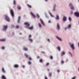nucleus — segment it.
Segmentation results:
<instances>
[{
    "label": "nucleus",
    "instance_id": "obj_25",
    "mask_svg": "<svg viewBox=\"0 0 79 79\" xmlns=\"http://www.w3.org/2000/svg\"><path fill=\"white\" fill-rule=\"evenodd\" d=\"M25 56L26 57V58H28V55L27 54H25Z\"/></svg>",
    "mask_w": 79,
    "mask_h": 79
},
{
    "label": "nucleus",
    "instance_id": "obj_61",
    "mask_svg": "<svg viewBox=\"0 0 79 79\" xmlns=\"http://www.w3.org/2000/svg\"><path fill=\"white\" fill-rule=\"evenodd\" d=\"M48 71H50V69H48Z\"/></svg>",
    "mask_w": 79,
    "mask_h": 79
},
{
    "label": "nucleus",
    "instance_id": "obj_38",
    "mask_svg": "<svg viewBox=\"0 0 79 79\" xmlns=\"http://www.w3.org/2000/svg\"><path fill=\"white\" fill-rule=\"evenodd\" d=\"M11 27L12 28H13V27H15V26L13 25H11Z\"/></svg>",
    "mask_w": 79,
    "mask_h": 79
},
{
    "label": "nucleus",
    "instance_id": "obj_64",
    "mask_svg": "<svg viewBox=\"0 0 79 79\" xmlns=\"http://www.w3.org/2000/svg\"><path fill=\"white\" fill-rule=\"evenodd\" d=\"M42 53H44L45 52H42Z\"/></svg>",
    "mask_w": 79,
    "mask_h": 79
},
{
    "label": "nucleus",
    "instance_id": "obj_19",
    "mask_svg": "<svg viewBox=\"0 0 79 79\" xmlns=\"http://www.w3.org/2000/svg\"><path fill=\"white\" fill-rule=\"evenodd\" d=\"M41 24L43 25V26H45V24H44V23L42 20H41Z\"/></svg>",
    "mask_w": 79,
    "mask_h": 79
},
{
    "label": "nucleus",
    "instance_id": "obj_48",
    "mask_svg": "<svg viewBox=\"0 0 79 79\" xmlns=\"http://www.w3.org/2000/svg\"><path fill=\"white\" fill-rule=\"evenodd\" d=\"M76 79L75 77H74L72 78V79Z\"/></svg>",
    "mask_w": 79,
    "mask_h": 79
},
{
    "label": "nucleus",
    "instance_id": "obj_41",
    "mask_svg": "<svg viewBox=\"0 0 79 79\" xmlns=\"http://www.w3.org/2000/svg\"><path fill=\"white\" fill-rule=\"evenodd\" d=\"M53 10L54 11H55V8L54 7Z\"/></svg>",
    "mask_w": 79,
    "mask_h": 79
},
{
    "label": "nucleus",
    "instance_id": "obj_39",
    "mask_svg": "<svg viewBox=\"0 0 79 79\" xmlns=\"http://www.w3.org/2000/svg\"><path fill=\"white\" fill-rule=\"evenodd\" d=\"M49 63H47L46 64V66H49Z\"/></svg>",
    "mask_w": 79,
    "mask_h": 79
},
{
    "label": "nucleus",
    "instance_id": "obj_53",
    "mask_svg": "<svg viewBox=\"0 0 79 79\" xmlns=\"http://www.w3.org/2000/svg\"><path fill=\"white\" fill-rule=\"evenodd\" d=\"M40 58V57L39 56H38L37 57V59H39Z\"/></svg>",
    "mask_w": 79,
    "mask_h": 79
},
{
    "label": "nucleus",
    "instance_id": "obj_37",
    "mask_svg": "<svg viewBox=\"0 0 79 79\" xmlns=\"http://www.w3.org/2000/svg\"><path fill=\"white\" fill-rule=\"evenodd\" d=\"M21 19V17L19 16L18 18V20H20Z\"/></svg>",
    "mask_w": 79,
    "mask_h": 79
},
{
    "label": "nucleus",
    "instance_id": "obj_35",
    "mask_svg": "<svg viewBox=\"0 0 79 79\" xmlns=\"http://www.w3.org/2000/svg\"><path fill=\"white\" fill-rule=\"evenodd\" d=\"M19 26H16V28H17V29H19Z\"/></svg>",
    "mask_w": 79,
    "mask_h": 79
},
{
    "label": "nucleus",
    "instance_id": "obj_15",
    "mask_svg": "<svg viewBox=\"0 0 79 79\" xmlns=\"http://www.w3.org/2000/svg\"><path fill=\"white\" fill-rule=\"evenodd\" d=\"M2 79H6V77L4 75H2Z\"/></svg>",
    "mask_w": 79,
    "mask_h": 79
},
{
    "label": "nucleus",
    "instance_id": "obj_49",
    "mask_svg": "<svg viewBox=\"0 0 79 79\" xmlns=\"http://www.w3.org/2000/svg\"><path fill=\"white\" fill-rule=\"evenodd\" d=\"M73 11H71V12L70 13V14H71V15H73Z\"/></svg>",
    "mask_w": 79,
    "mask_h": 79
},
{
    "label": "nucleus",
    "instance_id": "obj_54",
    "mask_svg": "<svg viewBox=\"0 0 79 79\" xmlns=\"http://www.w3.org/2000/svg\"><path fill=\"white\" fill-rule=\"evenodd\" d=\"M45 79H48V78H47V77H45Z\"/></svg>",
    "mask_w": 79,
    "mask_h": 79
},
{
    "label": "nucleus",
    "instance_id": "obj_21",
    "mask_svg": "<svg viewBox=\"0 0 79 79\" xmlns=\"http://www.w3.org/2000/svg\"><path fill=\"white\" fill-rule=\"evenodd\" d=\"M66 19H67L66 17L65 16H64L63 18V20H66Z\"/></svg>",
    "mask_w": 79,
    "mask_h": 79
},
{
    "label": "nucleus",
    "instance_id": "obj_3",
    "mask_svg": "<svg viewBox=\"0 0 79 79\" xmlns=\"http://www.w3.org/2000/svg\"><path fill=\"white\" fill-rule=\"evenodd\" d=\"M24 24H25V25L27 26L26 27H29V26H30V24L27 22L24 23Z\"/></svg>",
    "mask_w": 79,
    "mask_h": 79
},
{
    "label": "nucleus",
    "instance_id": "obj_11",
    "mask_svg": "<svg viewBox=\"0 0 79 79\" xmlns=\"http://www.w3.org/2000/svg\"><path fill=\"white\" fill-rule=\"evenodd\" d=\"M2 72H3V73H5L6 72H5V69H4V68H2Z\"/></svg>",
    "mask_w": 79,
    "mask_h": 79
},
{
    "label": "nucleus",
    "instance_id": "obj_10",
    "mask_svg": "<svg viewBox=\"0 0 79 79\" xmlns=\"http://www.w3.org/2000/svg\"><path fill=\"white\" fill-rule=\"evenodd\" d=\"M65 55V52H62L61 53V56H63V55Z\"/></svg>",
    "mask_w": 79,
    "mask_h": 79
},
{
    "label": "nucleus",
    "instance_id": "obj_46",
    "mask_svg": "<svg viewBox=\"0 0 79 79\" xmlns=\"http://www.w3.org/2000/svg\"><path fill=\"white\" fill-rule=\"evenodd\" d=\"M29 60H32V59L31 57H29Z\"/></svg>",
    "mask_w": 79,
    "mask_h": 79
},
{
    "label": "nucleus",
    "instance_id": "obj_45",
    "mask_svg": "<svg viewBox=\"0 0 79 79\" xmlns=\"http://www.w3.org/2000/svg\"><path fill=\"white\" fill-rule=\"evenodd\" d=\"M2 49H3V50H4L5 49V47H2Z\"/></svg>",
    "mask_w": 79,
    "mask_h": 79
},
{
    "label": "nucleus",
    "instance_id": "obj_40",
    "mask_svg": "<svg viewBox=\"0 0 79 79\" xmlns=\"http://www.w3.org/2000/svg\"><path fill=\"white\" fill-rule=\"evenodd\" d=\"M64 61H61V64H63V63H64Z\"/></svg>",
    "mask_w": 79,
    "mask_h": 79
},
{
    "label": "nucleus",
    "instance_id": "obj_47",
    "mask_svg": "<svg viewBox=\"0 0 79 79\" xmlns=\"http://www.w3.org/2000/svg\"><path fill=\"white\" fill-rule=\"evenodd\" d=\"M69 20H71V17H69Z\"/></svg>",
    "mask_w": 79,
    "mask_h": 79
},
{
    "label": "nucleus",
    "instance_id": "obj_22",
    "mask_svg": "<svg viewBox=\"0 0 79 79\" xmlns=\"http://www.w3.org/2000/svg\"><path fill=\"white\" fill-rule=\"evenodd\" d=\"M23 50L25 51H27L28 50L27 48H23Z\"/></svg>",
    "mask_w": 79,
    "mask_h": 79
},
{
    "label": "nucleus",
    "instance_id": "obj_57",
    "mask_svg": "<svg viewBox=\"0 0 79 79\" xmlns=\"http://www.w3.org/2000/svg\"><path fill=\"white\" fill-rule=\"evenodd\" d=\"M19 22H20L19 20H18V23H19Z\"/></svg>",
    "mask_w": 79,
    "mask_h": 79
},
{
    "label": "nucleus",
    "instance_id": "obj_24",
    "mask_svg": "<svg viewBox=\"0 0 79 79\" xmlns=\"http://www.w3.org/2000/svg\"><path fill=\"white\" fill-rule=\"evenodd\" d=\"M13 4H14V5H16V1H15V0H14V1H13Z\"/></svg>",
    "mask_w": 79,
    "mask_h": 79
},
{
    "label": "nucleus",
    "instance_id": "obj_14",
    "mask_svg": "<svg viewBox=\"0 0 79 79\" xmlns=\"http://www.w3.org/2000/svg\"><path fill=\"white\" fill-rule=\"evenodd\" d=\"M27 6L29 8H32V6H31V5L27 4Z\"/></svg>",
    "mask_w": 79,
    "mask_h": 79
},
{
    "label": "nucleus",
    "instance_id": "obj_5",
    "mask_svg": "<svg viewBox=\"0 0 79 79\" xmlns=\"http://www.w3.org/2000/svg\"><path fill=\"white\" fill-rule=\"evenodd\" d=\"M5 19L6 20H10V18L8 17V16L5 15Z\"/></svg>",
    "mask_w": 79,
    "mask_h": 79
},
{
    "label": "nucleus",
    "instance_id": "obj_60",
    "mask_svg": "<svg viewBox=\"0 0 79 79\" xmlns=\"http://www.w3.org/2000/svg\"><path fill=\"white\" fill-rule=\"evenodd\" d=\"M7 22H10V20H7Z\"/></svg>",
    "mask_w": 79,
    "mask_h": 79
},
{
    "label": "nucleus",
    "instance_id": "obj_26",
    "mask_svg": "<svg viewBox=\"0 0 79 79\" xmlns=\"http://www.w3.org/2000/svg\"><path fill=\"white\" fill-rule=\"evenodd\" d=\"M49 14H50V16H51V17H53V15H52V14L50 13V12H49Z\"/></svg>",
    "mask_w": 79,
    "mask_h": 79
},
{
    "label": "nucleus",
    "instance_id": "obj_36",
    "mask_svg": "<svg viewBox=\"0 0 79 79\" xmlns=\"http://www.w3.org/2000/svg\"><path fill=\"white\" fill-rule=\"evenodd\" d=\"M73 6V5H72V4H71V3H70L69 4V6Z\"/></svg>",
    "mask_w": 79,
    "mask_h": 79
},
{
    "label": "nucleus",
    "instance_id": "obj_56",
    "mask_svg": "<svg viewBox=\"0 0 79 79\" xmlns=\"http://www.w3.org/2000/svg\"><path fill=\"white\" fill-rule=\"evenodd\" d=\"M57 73H60V70H57Z\"/></svg>",
    "mask_w": 79,
    "mask_h": 79
},
{
    "label": "nucleus",
    "instance_id": "obj_52",
    "mask_svg": "<svg viewBox=\"0 0 79 79\" xmlns=\"http://www.w3.org/2000/svg\"><path fill=\"white\" fill-rule=\"evenodd\" d=\"M25 67V66L24 65H23L22 66V67L23 68H24V67Z\"/></svg>",
    "mask_w": 79,
    "mask_h": 79
},
{
    "label": "nucleus",
    "instance_id": "obj_33",
    "mask_svg": "<svg viewBox=\"0 0 79 79\" xmlns=\"http://www.w3.org/2000/svg\"><path fill=\"white\" fill-rule=\"evenodd\" d=\"M18 10H21V7H20L19 6H18Z\"/></svg>",
    "mask_w": 79,
    "mask_h": 79
},
{
    "label": "nucleus",
    "instance_id": "obj_51",
    "mask_svg": "<svg viewBox=\"0 0 79 79\" xmlns=\"http://www.w3.org/2000/svg\"><path fill=\"white\" fill-rule=\"evenodd\" d=\"M56 7V4H55L54 6V8H55Z\"/></svg>",
    "mask_w": 79,
    "mask_h": 79
},
{
    "label": "nucleus",
    "instance_id": "obj_13",
    "mask_svg": "<svg viewBox=\"0 0 79 79\" xmlns=\"http://www.w3.org/2000/svg\"><path fill=\"white\" fill-rule=\"evenodd\" d=\"M56 38H57V39H58V40H59L60 41H62V40L61 38L58 37V36H56Z\"/></svg>",
    "mask_w": 79,
    "mask_h": 79
},
{
    "label": "nucleus",
    "instance_id": "obj_8",
    "mask_svg": "<svg viewBox=\"0 0 79 79\" xmlns=\"http://www.w3.org/2000/svg\"><path fill=\"white\" fill-rule=\"evenodd\" d=\"M75 15L77 17H79V13L78 12H75L74 13Z\"/></svg>",
    "mask_w": 79,
    "mask_h": 79
},
{
    "label": "nucleus",
    "instance_id": "obj_23",
    "mask_svg": "<svg viewBox=\"0 0 79 79\" xmlns=\"http://www.w3.org/2000/svg\"><path fill=\"white\" fill-rule=\"evenodd\" d=\"M5 41V39H3L0 40V41H1L2 42H4Z\"/></svg>",
    "mask_w": 79,
    "mask_h": 79
},
{
    "label": "nucleus",
    "instance_id": "obj_32",
    "mask_svg": "<svg viewBox=\"0 0 79 79\" xmlns=\"http://www.w3.org/2000/svg\"><path fill=\"white\" fill-rule=\"evenodd\" d=\"M70 9L71 10H74V7H73V6H72L70 7Z\"/></svg>",
    "mask_w": 79,
    "mask_h": 79
},
{
    "label": "nucleus",
    "instance_id": "obj_50",
    "mask_svg": "<svg viewBox=\"0 0 79 79\" xmlns=\"http://www.w3.org/2000/svg\"><path fill=\"white\" fill-rule=\"evenodd\" d=\"M68 29V27H65V30H66Z\"/></svg>",
    "mask_w": 79,
    "mask_h": 79
},
{
    "label": "nucleus",
    "instance_id": "obj_2",
    "mask_svg": "<svg viewBox=\"0 0 79 79\" xmlns=\"http://www.w3.org/2000/svg\"><path fill=\"white\" fill-rule=\"evenodd\" d=\"M8 28V26L7 25H3V29H2L3 31H6Z\"/></svg>",
    "mask_w": 79,
    "mask_h": 79
},
{
    "label": "nucleus",
    "instance_id": "obj_63",
    "mask_svg": "<svg viewBox=\"0 0 79 79\" xmlns=\"http://www.w3.org/2000/svg\"><path fill=\"white\" fill-rule=\"evenodd\" d=\"M45 2H47L48 1V0H44Z\"/></svg>",
    "mask_w": 79,
    "mask_h": 79
},
{
    "label": "nucleus",
    "instance_id": "obj_20",
    "mask_svg": "<svg viewBox=\"0 0 79 79\" xmlns=\"http://www.w3.org/2000/svg\"><path fill=\"white\" fill-rule=\"evenodd\" d=\"M36 16L38 19H39V18H40V16H39V14H36Z\"/></svg>",
    "mask_w": 79,
    "mask_h": 79
},
{
    "label": "nucleus",
    "instance_id": "obj_16",
    "mask_svg": "<svg viewBox=\"0 0 79 79\" xmlns=\"http://www.w3.org/2000/svg\"><path fill=\"white\" fill-rule=\"evenodd\" d=\"M59 19V16H58V15H57L56 16V19L58 20Z\"/></svg>",
    "mask_w": 79,
    "mask_h": 79
},
{
    "label": "nucleus",
    "instance_id": "obj_4",
    "mask_svg": "<svg viewBox=\"0 0 79 79\" xmlns=\"http://www.w3.org/2000/svg\"><path fill=\"white\" fill-rule=\"evenodd\" d=\"M70 46L71 47V48H72V49L73 50L74 49V46L73 44H70Z\"/></svg>",
    "mask_w": 79,
    "mask_h": 79
},
{
    "label": "nucleus",
    "instance_id": "obj_58",
    "mask_svg": "<svg viewBox=\"0 0 79 79\" xmlns=\"http://www.w3.org/2000/svg\"><path fill=\"white\" fill-rule=\"evenodd\" d=\"M51 23V22L50 21V20H49L48 21V23Z\"/></svg>",
    "mask_w": 79,
    "mask_h": 79
},
{
    "label": "nucleus",
    "instance_id": "obj_31",
    "mask_svg": "<svg viewBox=\"0 0 79 79\" xmlns=\"http://www.w3.org/2000/svg\"><path fill=\"white\" fill-rule=\"evenodd\" d=\"M38 24H39V27H42V25L40 24L39 23Z\"/></svg>",
    "mask_w": 79,
    "mask_h": 79
},
{
    "label": "nucleus",
    "instance_id": "obj_34",
    "mask_svg": "<svg viewBox=\"0 0 79 79\" xmlns=\"http://www.w3.org/2000/svg\"><path fill=\"white\" fill-rule=\"evenodd\" d=\"M50 59H51V60H53V57L52 56H50Z\"/></svg>",
    "mask_w": 79,
    "mask_h": 79
},
{
    "label": "nucleus",
    "instance_id": "obj_12",
    "mask_svg": "<svg viewBox=\"0 0 79 79\" xmlns=\"http://www.w3.org/2000/svg\"><path fill=\"white\" fill-rule=\"evenodd\" d=\"M14 68H18L19 67V65H18L17 64H15L14 65Z\"/></svg>",
    "mask_w": 79,
    "mask_h": 79
},
{
    "label": "nucleus",
    "instance_id": "obj_7",
    "mask_svg": "<svg viewBox=\"0 0 79 79\" xmlns=\"http://www.w3.org/2000/svg\"><path fill=\"white\" fill-rule=\"evenodd\" d=\"M31 16L34 18H36V17L35 16V15L33 14V13L32 12H31Z\"/></svg>",
    "mask_w": 79,
    "mask_h": 79
},
{
    "label": "nucleus",
    "instance_id": "obj_27",
    "mask_svg": "<svg viewBox=\"0 0 79 79\" xmlns=\"http://www.w3.org/2000/svg\"><path fill=\"white\" fill-rule=\"evenodd\" d=\"M40 63H42L43 62V60H42V59H40Z\"/></svg>",
    "mask_w": 79,
    "mask_h": 79
},
{
    "label": "nucleus",
    "instance_id": "obj_9",
    "mask_svg": "<svg viewBox=\"0 0 79 79\" xmlns=\"http://www.w3.org/2000/svg\"><path fill=\"white\" fill-rule=\"evenodd\" d=\"M27 27V28H28V29L30 30H32L33 28V26H31V27Z\"/></svg>",
    "mask_w": 79,
    "mask_h": 79
},
{
    "label": "nucleus",
    "instance_id": "obj_44",
    "mask_svg": "<svg viewBox=\"0 0 79 79\" xmlns=\"http://www.w3.org/2000/svg\"><path fill=\"white\" fill-rule=\"evenodd\" d=\"M31 35H30L29 36V38H31Z\"/></svg>",
    "mask_w": 79,
    "mask_h": 79
},
{
    "label": "nucleus",
    "instance_id": "obj_43",
    "mask_svg": "<svg viewBox=\"0 0 79 79\" xmlns=\"http://www.w3.org/2000/svg\"><path fill=\"white\" fill-rule=\"evenodd\" d=\"M28 63L29 64H31V62H28Z\"/></svg>",
    "mask_w": 79,
    "mask_h": 79
},
{
    "label": "nucleus",
    "instance_id": "obj_18",
    "mask_svg": "<svg viewBox=\"0 0 79 79\" xmlns=\"http://www.w3.org/2000/svg\"><path fill=\"white\" fill-rule=\"evenodd\" d=\"M71 25L70 24L68 25V26L67 27V28H68V29H70V28H71Z\"/></svg>",
    "mask_w": 79,
    "mask_h": 79
},
{
    "label": "nucleus",
    "instance_id": "obj_55",
    "mask_svg": "<svg viewBox=\"0 0 79 79\" xmlns=\"http://www.w3.org/2000/svg\"><path fill=\"white\" fill-rule=\"evenodd\" d=\"M47 40L48 41V42H50V40H49V39H48Z\"/></svg>",
    "mask_w": 79,
    "mask_h": 79
},
{
    "label": "nucleus",
    "instance_id": "obj_1",
    "mask_svg": "<svg viewBox=\"0 0 79 79\" xmlns=\"http://www.w3.org/2000/svg\"><path fill=\"white\" fill-rule=\"evenodd\" d=\"M10 12L11 16L13 17H14L15 16V13H14L13 10L12 9H10Z\"/></svg>",
    "mask_w": 79,
    "mask_h": 79
},
{
    "label": "nucleus",
    "instance_id": "obj_6",
    "mask_svg": "<svg viewBox=\"0 0 79 79\" xmlns=\"http://www.w3.org/2000/svg\"><path fill=\"white\" fill-rule=\"evenodd\" d=\"M60 25L58 23H57V29L59 31L60 30Z\"/></svg>",
    "mask_w": 79,
    "mask_h": 79
},
{
    "label": "nucleus",
    "instance_id": "obj_17",
    "mask_svg": "<svg viewBox=\"0 0 79 79\" xmlns=\"http://www.w3.org/2000/svg\"><path fill=\"white\" fill-rule=\"evenodd\" d=\"M52 73L50 72L49 73V74H48L49 77H51L52 76Z\"/></svg>",
    "mask_w": 79,
    "mask_h": 79
},
{
    "label": "nucleus",
    "instance_id": "obj_42",
    "mask_svg": "<svg viewBox=\"0 0 79 79\" xmlns=\"http://www.w3.org/2000/svg\"><path fill=\"white\" fill-rule=\"evenodd\" d=\"M46 18H47L48 19V16L47 15H46Z\"/></svg>",
    "mask_w": 79,
    "mask_h": 79
},
{
    "label": "nucleus",
    "instance_id": "obj_59",
    "mask_svg": "<svg viewBox=\"0 0 79 79\" xmlns=\"http://www.w3.org/2000/svg\"><path fill=\"white\" fill-rule=\"evenodd\" d=\"M19 34L20 35H22V33H19Z\"/></svg>",
    "mask_w": 79,
    "mask_h": 79
},
{
    "label": "nucleus",
    "instance_id": "obj_30",
    "mask_svg": "<svg viewBox=\"0 0 79 79\" xmlns=\"http://www.w3.org/2000/svg\"><path fill=\"white\" fill-rule=\"evenodd\" d=\"M28 40H30V42H32V40L30 39V38H29L28 39Z\"/></svg>",
    "mask_w": 79,
    "mask_h": 79
},
{
    "label": "nucleus",
    "instance_id": "obj_62",
    "mask_svg": "<svg viewBox=\"0 0 79 79\" xmlns=\"http://www.w3.org/2000/svg\"><path fill=\"white\" fill-rule=\"evenodd\" d=\"M66 21V20H64L63 22H65V21Z\"/></svg>",
    "mask_w": 79,
    "mask_h": 79
},
{
    "label": "nucleus",
    "instance_id": "obj_29",
    "mask_svg": "<svg viewBox=\"0 0 79 79\" xmlns=\"http://www.w3.org/2000/svg\"><path fill=\"white\" fill-rule=\"evenodd\" d=\"M57 49L59 50V51H60V47H57Z\"/></svg>",
    "mask_w": 79,
    "mask_h": 79
},
{
    "label": "nucleus",
    "instance_id": "obj_28",
    "mask_svg": "<svg viewBox=\"0 0 79 79\" xmlns=\"http://www.w3.org/2000/svg\"><path fill=\"white\" fill-rule=\"evenodd\" d=\"M69 53L70 55L72 57L73 56V55L72 54V53H71L70 52H69Z\"/></svg>",
    "mask_w": 79,
    "mask_h": 79
}]
</instances>
